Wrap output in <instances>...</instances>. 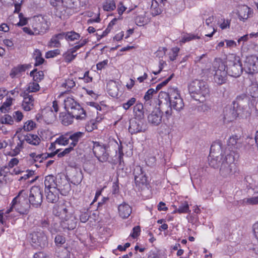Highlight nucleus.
<instances>
[{
	"mask_svg": "<svg viewBox=\"0 0 258 258\" xmlns=\"http://www.w3.org/2000/svg\"><path fill=\"white\" fill-rule=\"evenodd\" d=\"M53 214L60 220V225L63 229L72 230L77 225V219L70 207L64 203L59 202L53 208Z\"/></svg>",
	"mask_w": 258,
	"mask_h": 258,
	"instance_id": "obj_1",
	"label": "nucleus"
},
{
	"mask_svg": "<svg viewBox=\"0 0 258 258\" xmlns=\"http://www.w3.org/2000/svg\"><path fill=\"white\" fill-rule=\"evenodd\" d=\"M188 90L191 97L200 102L205 101L209 94L206 83L200 80L192 81L188 85Z\"/></svg>",
	"mask_w": 258,
	"mask_h": 258,
	"instance_id": "obj_2",
	"label": "nucleus"
},
{
	"mask_svg": "<svg viewBox=\"0 0 258 258\" xmlns=\"http://www.w3.org/2000/svg\"><path fill=\"white\" fill-rule=\"evenodd\" d=\"M235 154L234 152L230 151L226 153L224 157L221 158V165L219 169V173L223 177H230L235 172Z\"/></svg>",
	"mask_w": 258,
	"mask_h": 258,
	"instance_id": "obj_3",
	"label": "nucleus"
},
{
	"mask_svg": "<svg viewBox=\"0 0 258 258\" xmlns=\"http://www.w3.org/2000/svg\"><path fill=\"white\" fill-rule=\"evenodd\" d=\"M227 64L226 66L228 75L233 77H238L241 75L243 68L239 56L234 54H230L227 58Z\"/></svg>",
	"mask_w": 258,
	"mask_h": 258,
	"instance_id": "obj_4",
	"label": "nucleus"
},
{
	"mask_svg": "<svg viewBox=\"0 0 258 258\" xmlns=\"http://www.w3.org/2000/svg\"><path fill=\"white\" fill-rule=\"evenodd\" d=\"M214 80L218 85H222L226 82L227 72L226 65L221 59H216L213 63Z\"/></svg>",
	"mask_w": 258,
	"mask_h": 258,
	"instance_id": "obj_5",
	"label": "nucleus"
},
{
	"mask_svg": "<svg viewBox=\"0 0 258 258\" xmlns=\"http://www.w3.org/2000/svg\"><path fill=\"white\" fill-rule=\"evenodd\" d=\"M90 147H92L93 153L97 159L101 162L108 160L109 153L106 146L98 142H91Z\"/></svg>",
	"mask_w": 258,
	"mask_h": 258,
	"instance_id": "obj_6",
	"label": "nucleus"
},
{
	"mask_svg": "<svg viewBox=\"0 0 258 258\" xmlns=\"http://www.w3.org/2000/svg\"><path fill=\"white\" fill-rule=\"evenodd\" d=\"M43 199L42 189L38 186H32L30 190L29 202L34 207L40 206Z\"/></svg>",
	"mask_w": 258,
	"mask_h": 258,
	"instance_id": "obj_7",
	"label": "nucleus"
},
{
	"mask_svg": "<svg viewBox=\"0 0 258 258\" xmlns=\"http://www.w3.org/2000/svg\"><path fill=\"white\" fill-rule=\"evenodd\" d=\"M19 162L18 159L16 158H12L7 165L1 168V175L6 176L8 175V174L11 175H19V174H21L23 172L20 168H13L14 166L18 164Z\"/></svg>",
	"mask_w": 258,
	"mask_h": 258,
	"instance_id": "obj_8",
	"label": "nucleus"
},
{
	"mask_svg": "<svg viewBox=\"0 0 258 258\" xmlns=\"http://www.w3.org/2000/svg\"><path fill=\"white\" fill-rule=\"evenodd\" d=\"M30 241L34 246L44 247L47 243V237L42 230L34 231L30 235Z\"/></svg>",
	"mask_w": 258,
	"mask_h": 258,
	"instance_id": "obj_9",
	"label": "nucleus"
},
{
	"mask_svg": "<svg viewBox=\"0 0 258 258\" xmlns=\"http://www.w3.org/2000/svg\"><path fill=\"white\" fill-rule=\"evenodd\" d=\"M243 69L249 74L258 72V57L254 55L247 56L244 62Z\"/></svg>",
	"mask_w": 258,
	"mask_h": 258,
	"instance_id": "obj_10",
	"label": "nucleus"
},
{
	"mask_svg": "<svg viewBox=\"0 0 258 258\" xmlns=\"http://www.w3.org/2000/svg\"><path fill=\"white\" fill-rule=\"evenodd\" d=\"M87 41L85 40L80 41L79 43L73 47L69 49L65 53L63 54L64 61L69 63L73 61L76 57L77 54L76 52L82 47L84 46Z\"/></svg>",
	"mask_w": 258,
	"mask_h": 258,
	"instance_id": "obj_11",
	"label": "nucleus"
},
{
	"mask_svg": "<svg viewBox=\"0 0 258 258\" xmlns=\"http://www.w3.org/2000/svg\"><path fill=\"white\" fill-rule=\"evenodd\" d=\"M159 99L164 98L165 100L168 99L169 103L182 98L177 88L174 87L169 88L167 92H160L159 94Z\"/></svg>",
	"mask_w": 258,
	"mask_h": 258,
	"instance_id": "obj_12",
	"label": "nucleus"
},
{
	"mask_svg": "<svg viewBox=\"0 0 258 258\" xmlns=\"http://www.w3.org/2000/svg\"><path fill=\"white\" fill-rule=\"evenodd\" d=\"M236 101L238 108L242 110V114L246 117L249 116L251 112L249 109V100L246 95H242L237 96Z\"/></svg>",
	"mask_w": 258,
	"mask_h": 258,
	"instance_id": "obj_13",
	"label": "nucleus"
},
{
	"mask_svg": "<svg viewBox=\"0 0 258 258\" xmlns=\"http://www.w3.org/2000/svg\"><path fill=\"white\" fill-rule=\"evenodd\" d=\"M146 130V126L142 120L135 118L130 120L128 131L132 134L144 132Z\"/></svg>",
	"mask_w": 258,
	"mask_h": 258,
	"instance_id": "obj_14",
	"label": "nucleus"
},
{
	"mask_svg": "<svg viewBox=\"0 0 258 258\" xmlns=\"http://www.w3.org/2000/svg\"><path fill=\"white\" fill-rule=\"evenodd\" d=\"M30 207L28 201H19L13 204V200L11 203V208L7 210V213H10L13 209H15L18 212L22 214H26Z\"/></svg>",
	"mask_w": 258,
	"mask_h": 258,
	"instance_id": "obj_15",
	"label": "nucleus"
},
{
	"mask_svg": "<svg viewBox=\"0 0 258 258\" xmlns=\"http://www.w3.org/2000/svg\"><path fill=\"white\" fill-rule=\"evenodd\" d=\"M134 174L135 181L137 185L140 186L147 183V177L144 173L142 168L140 166H136L134 168Z\"/></svg>",
	"mask_w": 258,
	"mask_h": 258,
	"instance_id": "obj_16",
	"label": "nucleus"
},
{
	"mask_svg": "<svg viewBox=\"0 0 258 258\" xmlns=\"http://www.w3.org/2000/svg\"><path fill=\"white\" fill-rule=\"evenodd\" d=\"M58 183L56 188L59 191V194L62 196H67L71 190V185L65 178L59 177L57 180Z\"/></svg>",
	"mask_w": 258,
	"mask_h": 258,
	"instance_id": "obj_17",
	"label": "nucleus"
},
{
	"mask_svg": "<svg viewBox=\"0 0 258 258\" xmlns=\"http://www.w3.org/2000/svg\"><path fill=\"white\" fill-rule=\"evenodd\" d=\"M237 11L239 19L243 21L246 20L253 13L252 10L246 5L239 6Z\"/></svg>",
	"mask_w": 258,
	"mask_h": 258,
	"instance_id": "obj_18",
	"label": "nucleus"
},
{
	"mask_svg": "<svg viewBox=\"0 0 258 258\" xmlns=\"http://www.w3.org/2000/svg\"><path fill=\"white\" fill-rule=\"evenodd\" d=\"M162 113L159 109L153 110L148 116V120L149 123L153 125H159L162 121Z\"/></svg>",
	"mask_w": 258,
	"mask_h": 258,
	"instance_id": "obj_19",
	"label": "nucleus"
},
{
	"mask_svg": "<svg viewBox=\"0 0 258 258\" xmlns=\"http://www.w3.org/2000/svg\"><path fill=\"white\" fill-rule=\"evenodd\" d=\"M118 212L120 217L122 219H126L132 213V209L128 204L123 203L118 206Z\"/></svg>",
	"mask_w": 258,
	"mask_h": 258,
	"instance_id": "obj_20",
	"label": "nucleus"
},
{
	"mask_svg": "<svg viewBox=\"0 0 258 258\" xmlns=\"http://www.w3.org/2000/svg\"><path fill=\"white\" fill-rule=\"evenodd\" d=\"M34 105V99L32 95L26 94L23 96L22 104L23 109L26 111L32 110Z\"/></svg>",
	"mask_w": 258,
	"mask_h": 258,
	"instance_id": "obj_21",
	"label": "nucleus"
},
{
	"mask_svg": "<svg viewBox=\"0 0 258 258\" xmlns=\"http://www.w3.org/2000/svg\"><path fill=\"white\" fill-rule=\"evenodd\" d=\"M68 134L69 140L72 141L70 145L73 148L77 146L79 142H80L85 136V133L82 132L69 133Z\"/></svg>",
	"mask_w": 258,
	"mask_h": 258,
	"instance_id": "obj_22",
	"label": "nucleus"
},
{
	"mask_svg": "<svg viewBox=\"0 0 258 258\" xmlns=\"http://www.w3.org/2000/svg\"><path fill=\"white\" fill-rule=\"evenodd\" d=\"M46 192V199L48 202L55 203L59 199V191L57 188L53 187L51 189H45Z\"/></svg>",
	"mask_w": 258,
	"mask_h": 258,
	"instance_id": "obj_23",
	"label": "nucleus"
},
{
	"mask_svg": "<svg viewBox=\"0 0 258 258\" xmlns=\"http://www.w3.org/2000/svg\"><path fill=\"white\" fill-rule=\"evenodd\" d=\"M74 118L77 119L83 120L86 117V114L83 108L79 105L76 106L74 109L70 111Z\"/></svg>",
	"mask_w": 258,
	"mask_h": 258,
	"instance_id": "obj_24",
	"label": "nucleus"
},
{
	"mask_svg": "<svg viewBox=\"0 0 258 258\" xmlns=\"http://www.w3.org/2000/svg\"><path fill=\"white\" fill-rule=\"evenodd\" d=\"M225 155H220V156H215L212 153V149H211V152L209 158V165L214 168H218L220 167L221 165V158L224 157Z\"/></svg>",
	"mask_w": 258,
	"mask_h": 258,
	"instance_id": "obj_25",
	"label": "nucleus"
},
{
	"mask_svg": "<svg viewBox=\"0 0 258 258\" xmlns=\"http://www.w3.org/2000/svg\"><path fill=\"white\" fill-rule=\"evenodd\" d=\"M59 177H55L52 175L46 176L45 178L44 185L45 189L56 188L58 183L57 180Z\"/></svg>",
	"mask_w": 258,
	"mask_h": 258,
	"instance_id": "obj_26",
	"label": "nucleus"
},
{
	"mask_svg": "<svg viewBox=\"0 0 258 258\" xmlns=\"http://www.w3.org/2000/svg\"><path fill=\"white\" fill-rule=\"evenodd\" d=\"M23 140L33 146H37L41 142L40 138L38 136L32 134H27L25 135Z\"/></svg>",
	"mask_w": 258,
	"mask_h": 258,
	"instance_id": "obj_27",
	"label": "nucleus"
},
{
	"mask_svg": "<svg viewBox=\"0 0 258 258\" xmlns=\"http://www.w3.org/2000/svg\"><path fill=\"white\" fill-rule=\"evenodd\" d=\"M40 225L43 228H48L50 232L52 233L59 230V225L58 224H54L52 225V223L50 227L47 218L42 219L40 221Z\"/></svg>",
	"mask_w": 258,
	"mask_h": 258,
	"instance_id": "obj_28",
	"label": "nucleus"
},
{
	"mask_svg": "<svg viewBox=\"0 0 258 258\" xmlns=\"http://www.w3.org/2000/svg\"><path fill=\"white\" fill-rule=\"evenodd\" d=\"M58 110V106L56 101H54L52 102V106L49 111L46 113L45 116H48V121L51 122L55 119L56 117L55 113Z\"/></svg>",
	"mask_w": 258,
	"mask_h": 258,
	"instance_id": "obj_29",
	"label": "nucleus"
},
{
	"mask_svg": "<svg viewBox=\"0 0 258 258\" xmlns=\"http://www.w3.org/2000/svg\"><path fill=\"white\" fill-rule=\"evenodd\" d=\"M64 35L62 33L57 34L53 36L49 42V46L50 47H59L61 46L60 41L63 39Z\"/></svg>",
	"mask_w": 258,
	"mask_h": 258,
	"instance_id": "obj_30",
	"label": "nucleus"
},
{
	"mask_svg": "<svg viewBox=\"0 0 258 258\" xmlns=\"http://www.w3.org/2000/svg\"><path fill=\"white\" fill-rule=\"evenodd\" d=\"M63 102L64 108L69 113L70 112V111L74 109L75 107H76V106L79 105V104L75 101L74 98L72 97H67L64 99Z\"/></svg>",
	"mask_w": 258,
	"mask_h": 258,
	"instance_id": "obj_31",
	"label": "nucleus"
},
{
	"mask_svg": "<svg viewBox=\"0 0 258 258\" xmlns=\"http://www.w3.org/2000/svg\"><path fill=\"white\" fill-rule=\"evenodd\" d=\"M26 69V67L24 65L18 66L11 70L10 75L12 78L19 77L22 72L25 71Z\"/></svg>",
	"mask_w": 258,
	"mask_h": 258,
	"instance_id": "obj_32",
	"label": "nucleus"
},
{
	"mask_svg": "<svg viewBox=\"0 0 258 258\" xmlns=\"http://www.w3.org/2000/svg\"><path fill=\"white\" fill-rule=\"evenodd\" d=\"M237 117V114L234 109L227 110L224 116V121L226 123L233 121Z\"/></svg>",
	"mask_w": 258,
	"mask_h": 258,
	"instance_id": "obj_33",
	"label": "nucleus"
},
{
	"mask_svg": "<svg viewBox=\"0 0 258 258\" xmlns=\"http://www.w3.org/2000/svg\"><path fill=\"white\" fill-rule=\"evenodd\" d=\"M162 12L161 9L159 7L158 3L156 0H152L150 7V13L153 16L160 15Z\"/></svg>",
	"mask_w": 258,
	"mask_h": 258,
	"instance_id": "obj_34",
	"label": "nucleus"
},
{
	"mask_svg": "<svg viewBox=\"0 0 258 258\" xmlns=\"http://www.w3.org/2000/svg\"><path fill=\"white\" fill-rule=\"evenodd\" d=\"M62 34L64 35L63 36V38L68 41H73L76 40H79L80 37L79 34L74 31H70L66 33L63 32Z\"/></svg>",
	"mask_w": 258,
	"mask_h": 258,
	"instance_id": "obj_35",
	"label": "nucleus"
},
{
	"mask_svg": "<svg viewBox=\"0 0 258 258\" xmlns=\"http://www.w3.org/2000/svg\"><path fill=\"white\" fill-rule=\"evenodd\" d=\"M169 104L171 109H175L178 111H180L184 107V103L182 98L173 101L169 103Z\"/></svg>",
	"mask_w": 258,
	"mask_h": 258,
	"instance_id": "obj_36",
	"label": "nucleus"
},
{
	"mask_svg": "<svg viewBox=\"0 0 258 258\" xmlns=\"http://www.w3.org/2000/svg\"><path fill=\"white\" fill-rule=\"evenodd\" d=\"M28 191L25 189L20 190L17 197L13 199V204L19 201H28Z\"/></svg>",
	"mask_w": 258,
	"mask_h": 258,
	"instance_id": "obj_37",
	"label": "nucleus"
},
{
	"mask_svg": "<svg viewBox=\"0 0 258 258\" xmlns=\"http://www.w3.org/2000/svg\"><path fill=\"white\" fill-rule=\"evenodd\" d=\"M73 150L74 148L70 145L68 148H66L62 152H59V150H56L54 153H50V154L48 155V156L49 157H52L55 154H57V156L58 157H62L67 154H69Z\"/></svg>",
	"mask_w": 258,
	"mask_h": 258,
	"instance_id": "obj_38",
	"label": "nucleus"
},
{
	"mask_svg": "<svg viewBox=\"0 0 258 258\" xmlns=\"http://www.w3.org/2000/svg\"><path fill=\"white\" fill-rule=\"evenodd\" d=\"M108 92L112 97H116L118 94V89L114 82H111L107 85Z\"/></svg>",
	"mask_w": 258,
	"mask_h": 258,
	"instance_id": "obj_39",
	"label": "nucleus"
},
{
	"mask_svg": "<svg viewBox=\"0 0 258 258\" xmlns=\"http://www.w3.org/2000/svg\"><path fill=\"white\" fill-rule=\"evenodd\" d=\"M156 91H155L153 89H149L147 92L146 93L144 96V100H145V105H151V99H152L153 95L154 93H156Z\"/></svg>",
	"mask_w": 258,
	"mask_h": 258,
	"instance_id": "obj_40",
	"label": "nucleus"
},
{
	"mask_svg": "<svg viewBox=\"0 0 258 258\" xmlns=\"http://www.w3.org/2000/svg\"><path fill=\"white\" fill-rule=\"evenodd\" d=\"M68 133L64 135H61L58 138H56L55 143L61 146H66L69 143V137Z\"/></svg>",
	"mask_w": 258,
	"mask_h": 258,
	"instance_id": "obj_41",
	"label": "nucleus"
},
{
	"mask_svg": "<svg viewBox=\"0 0 258 258\" xmlns=\"http://www.w3.org/2000/svg\"><path fill=\"white\" fill-rule=\"evenodd\" d=\"M39 26L35 27L33 28V30H32L29 28L25 27L23 28V30L24 32L29 35H38L43 33L44 32V29H39Z\"/></svg>",
	"mask_w": 258,
	"mask_h": 258,
	"instance_id": "obj_42",
	"label": "nucleus"
},
{
	"mask_svg": "<svg viewBox=\"0 0 258 258\" xmlns=\"http://www.w3.org/2000/svg\"><path fill=\"white\" fill-rule=\"evenodd\" d=\"M115 8L116 6L114 0H106L103 6V10L106 11H113Z\"/></svg>",
	"mask_w": 258,
	"mask_h": 258,
	"instance_id": "obj_43",
	"label": "nucleus"
},
{
	"mask_svg": "<svg viewBox=\"0 0 258 258\" xmlns=\"http://www.w3.org/2000/svg\"><path fill=\"white\" fill-rule=\"evenodd\" d=\"M30 76L33 77L34 81L38 82L43 79L44 74L42 71L33 70L31 72Z\"/></svg>",
	"mask_w": 258,
	"mask_h": 258,
	"instance_id": "obj_44",
	"label": "nucleus"
},
{
	"mask_svg": "<svg viewBox=\"0 0 258 258\" xmlns=\"http://www.w3.org/2000/svg\"><path fill=\"white\" fill-rule=\"evenodd\" d=\"M73 119L71 113L68 112L61 116V122L64 125H69L73 122Z\"/></svg>",
	"mask_w": 258,
	"mask_h": 258,
	"instance_id": "obj_45",
	"label": "nucleus"
},
{
	"mask_svg": "<svg viewBox=\"0 0 258 258\" xmlns=\"http://www.w3.org/2000/svg\"><path fill=\"white\" fill-rule=\"evenodd\" d=\"M40 88V87L38 82L34 81V82H30L28 84L26 90L28 92H36L39 91Z\"/></svg>",
	"mask_w": 258,
	"mask_h": 258,
	"instance_id": "obj_46",
	"label": "nucleus"
},
{
	"mask_svg": "<svg viewBox=\"0 0 258 258\" xmlns=\"http://www.w3.org/2000/svg\"><path fill=\"white\" fill-rule=\"evenodd\" d=\"M177 211L179 214L189 213L190 212V210L187 202L184 201V202L181 203L178 208Z\"/></svg>",
	"mask_w": 258,
	"mask_h": 258,
	"instance_id": "obj_47",
	"label": "nucleus"
},
{
	"mask_svg": "<svg viewBox=\"0 0 258 258\" xmlns=\"http://www.w3.org/2000/svg\"><path fill=\"white\" fill-rule=\"evenodd\" d=\"M134 112L137 116L142 118L144 116L143 105L142 103H137L134 107Z\"/></svg>",
	"mask_w": 258,
	"mask_h": 258,
	"instance_id": "obj_48",
	"label": "nucleus"
},
{
	"mask_svg": "<svg viewBox=\"0 0 258 258\" xmlns=\"http://www.w3.org/2000/svg\"><path fill=\"white\" fill-rule=\"evenodd\" d=\"M76 86L75 82L71 79H68L65 80L63 82L61 87L67 90V91H69L72 88Z\"/></svg>",
	"mask_w": 258,
	"mask_h": 258,
	"instance_id": "obj_49",
	"label": "nucleus"
},
{
	"mask_svg": "<svg viewBox=\"0 0 258 258\" xmlns=\"http://www.w3.org/2000/svg\"><path fill=\"white\" fill-rule=\"evenodd\" d=\"M34 57L35 59V66H39L41 64L44 59L41 57V53L39 50H36L34 53Z\"/></svg>",
	"mask_w": 258,
	"mask_h": 258,
	"instance_id": "obj_50",
	"label": "nucleus"
},
{
	"mask_svg": "<svg viewBox=\"0 0 258 258\" xmlns=\"http://www.w3.org/2000/svg\"><path fill=\"white\" fill-rule=\"evenodd\" d=\"M200 38V37L197 35H195L194 34H186L182 37L180 41L182 43H185L194 39Z\"/></svg>",
	"mask_w": 258,
	"mask_h": 258,
	"instance_id": "obj_51",
	"label": "nucleus"
},
{
	"mask_svg": "<svg viewBox=\"0 0 258 258\" xmlns=\"http://www.w3.org/2000/svg\"><path fill=\"white\" fill-rule=\"evenodd\" d=\"M24 140H19L17 146L15 147L12 153L13 156H16L20 153V151L24 148Z\"/></svg>",
	"mask_w": 258,
	"mask_h": 258,
	"instance_id": "obj_52",
	"label": "nucleus"
},
{
	"mask_svg": "<svg viewBox=\"0 0 258 258\" xmlns=\"http://www.w3.org/2000/svg\"><path fill=\"white\" fill-rule=\"evenodd\" d=\"M36 127V123L34 121L29 120L24 124L23 129L25 131L29 132L34 130Z\"/></svg>",
	"mask_w": 258,
	"mask_h": 258,
	"instance_id": "obj_53",
	"label": "nucleus"
},
{
	"mask_svg": "<svg viewBox=\"0 0 258 258\" xmlns=\"http://www.w3.org/2000/svg\"><path fill=\"white\" fill-rule=\"evenodd\" d=\"M12 101L13 99L12 98H7L6 101L3 103L2 106L0 107L1 112H5L7 109L12 105Z\"/></svg>",
	"mask_w": 258,
	"mask_h": 258,
	"instance_id": "obj_54",
	"label": "nucleus"
},
{
	"mask_svg": "<svg viewBox=\"0 0 258 258\" xmlns=\"http://www.w3.org/2000/svg\"><path fill=\"white\" fill-rule=\"evenodd\" d=\"M243 202L247 205H258V196L245 198Z\"/></svg>",
	"mask_w": 258,
	"mask_h": 258,
	"instance_id": "obj_55",
	"label": "nucleus"
},
{
	"mask_svg": "<svg viewBox=\"0 0 258 258\" xmlns=\"http://www.w3.org/2000/svg\"><path fill=\"white\" fill-rule=\"evenodd\" d=\"M22 173L21 174H20V175H22L20 178L18 179L19 181H21L23 180H26L28 178H29L30 177L32 176L34 174V171L32 170H27L26 171L24 172L22 171Z\"/></svg>",
	"mask_w": 258,
	"mask_h": 258,
	"instance_id": "obj_56",
	"label": "nucleus"
},
{
	"mask_svg": "<svg viewBox=\"0 0 258 258\" xmlns=\"http://www.w3.org/2000/svg\"><path fill=\"white\" fill-rule=\"evenodd\" d=\"M43 154H36L35 153H31L29 155V160H32L34 162H41L43 159Z\"/></svg>",
	"mask_w": 258,
	"mask_h": 258,
	"instance_id": "obj_57",
	"label": "nucleus"
},
{
	"mask_svg": "<svg viewBox=\"0 0 258 258\" xmlns=\"http://www.w3.org/2000/svg\"><path fill=\"white\" fill-rule=\"evenodd\" d=\"M179 51V48L177 47H173L172 48L169 54V57L170 60L173 61L176 59Z\"/></svg>",
	"mask_w": 258,
	"mask_h": 258,
	"instance_id": "obj_58",
	"label": "nucleus"
},
{
	"mask_svg": "<svg viewBox=\"0 0 258 258\" xmlns=\"http://www.w3.org/2000/svg\"><path fill=\"white\" fill-rule=\"evenodd\" d=\"M54 242L57 246H61L66 242V238L62 235H57L55 237Z\"/></svg>",
	"mask_w": 258,
	"mask_h": 258,
	"instance_id": "obj_59",
	"label": "nucleus"
},
{
	"mask_svg": "<svg viewBox=\"0 0 258 258\" xmlns=\"http://www.w3.org/2000/svg\"><path fill=\"white\" fill-rule=\"evenodd\" d=\"M97 127L96 122L93 119L87 123L86 125V130L88 132H91L93 130L97 128Z\"/></svg>",
	"mask_w": 258,
	"mask_h": 258,
	"instance_id": "obj_60",
	"label": "nucleus"
},
{
	"mask_svg": "<svg viewBox=\"0 0 258 258\" xmlns=\"http://www.w3.org/2000/svg\"><path fill=\"white\" fill-rule=\"evenodd\" d=\"M248 91L252 97H255L258 95V86L256 84H253L250 86Z\"/></svg>",
	"mask_w": 258,
	"mask_h": 258,
	"instance_id": "obj_61",
	"label": "nucleus"
},
{
	"mask_svg": "<svg viewBox=\"0 0 258 258\" xmlns=\"http://www.w3.org/2000/svg\"><path fill=\"white\" fill-rule=\"evenodd\" d=\"M135 23L139 26H143L146 24L147 22L144 16L140 15L135 18Z\"/></svg>",
	"mask_w": 258,
	"mask_h": 258,
	"instance_id": "obj_62",
	"label": "nucleus"
},
{
	"mask_svg": "<svg viewBox=\"0 0 258 258\" xmlns=\"http://www.w3.org/2000/svg\"><path fill=\"white\" fill-rule=\"evenodd\" d=\"M237 136H232L230 137L227 142V145L229 147H232L236 145L238 140Z\"/></svg>",
	"mask_w": 258,
	"mask_h": 258,
	"instance_id": "obj_63",
	"label": "nucleus"
},
{
	"mask_svg": "<svg viewBox=\"0 0 258 258\" xmlns=\"http://www.w3.org/2000/svg\"><path fill=\"white\" fill-rule=\"evenodd\" d=\"M60 53L59 49H55L47 51L45 54V57L47 58H52L56 56Z\"/></svg>",
	"mask_w": 258,
	"mask_h": 258,
	"instance_id": "obj_64",
	"label": "nucleus"
}]
</instances>
